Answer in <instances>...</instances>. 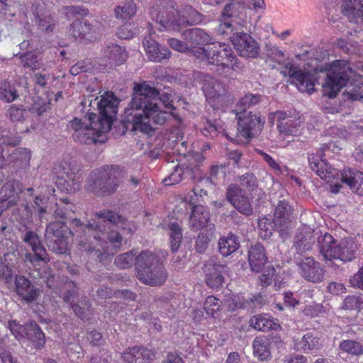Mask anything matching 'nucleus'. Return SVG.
Segmentation results:
<instances>
[{"instance_id": "nucleus-3", "label": "nucleus", "mask_w": 363, "mask_h": 363, "mask_svg": "<svg viewBox=\"0 0 363 363\" xmlns=\"http://www.w3.org/2000/svg\"><path fill=\"white\" fill-rule=\"evenodd\" d=\"M335 145L332 143L323 145L316 153L310 154L308 157V164L311 169L316 173L322 179L327 182L335 183L332 191L337 193L341 187L338 181L345 184L352 192L363 196V172L353 168H344L340 171L326 161L323 157L325 156V151L331 150V147Z\"/></svg>"}, {"instance_id": "nucleus-51", "label": "nucleus", "mask_w": 363, "mask_h": 363, "mask_svg": "<svg viewBox=\"0 0 363 363\" xmlns=\"http://www.w3.org/2000/svg\"><path fill=\"white\" fill-rule=\"evenodd\" d=\"M136 11V4L133 1H130L117 6L115 13L116 18L127 20L135 16Z\"/></svg>"}, {"instance_id": "nucleus-50", "label": "nucleus", "mask_w": 363, "mask_h": 363, "mask_svg": "<svg viewBox=\"0 0 363 363\" xmlns=\"http://www.w3.org/2000/svg\"><path fill=\"white\" fill-rule=\"evenodd\" d=\"M19 96L18 91L15 84L4 82L0 86V99L10 103L15 101Z\"/></svg>"}, {"instance_id": "nucleus-20", "label": "nucleus", "mask_w": 363, "mask_h": 363, "mask_svg": "<svg viewBox=\"0 0 363 363\" xmlns=\"http://www.w3.org/2000/svg\"><path fill=\"white\" fill-rule=\"evenodd\" d=\"M14 284L15 292L27 304L36 301L40 294V290L23 275H16Z\"/></svg>"}, {"instance_id": "nucleus-8", "label": "nucleus", "mask_w": 363, "mask_h": 363, "mask_svg": "<svg viewBox=\"0 0 363 363\" xmlns=\"http://www.w3.org/2000/svg\"><path fill=\"white\" fill-rule=\"evenodd\" d=\"M118 99L112 92H106L104 96H101L100 100L98 97L94 99L89 98L84 99L79 106L78 108L80 112H84L86 106H97L99 116L97 118L99 123H95V125L101 127V131L108 132L111 128L113 121L116 119V115L118 108Z\"/></svg>"}, {"instance_id": "nucleus-53", "label": "nucleus", "mask_w": 363, "mask_h": 363, "mask_svg": "<svg viewBox=\"0 0 363 363\" xmlns=\"http://www.w3.org/2000/svg\"><path fill=\"white\" fill-rule=\"evenodd\" d=\"M13 164H16L19 167L28 165L30 160V151L26 148H18L13 150Z\"/></svg>"}, {"instance_id": "nucleus-52", "label": "nucleus", "mask_w": 363, "mask_h": 363, "mask_svg": "<svg viewBox=\"0 0 363 363\" xmlns=\"http://www.w3.org/2000/svg\"><path fill=\"white\" fill-rule=\"evenodd\" d=\"M258 227L259 229V235L263 239H268L272 235L273 232L276 230L278 231V225L275 223V220L271 221L267 218H263L259 220L258 223Z\"/></svg>"}, {"instance_id": "nucleus-55", "label": "nucleus", "mask_w": 363, "mask_h": 363, "mask_svg": "<svg viewBox=\"0 0 363 363\" xmlns=\"http://www.w3.org/2000/svg\"><path fill=\"white\" fill-rule=\"evenodd\" d=\"M137 256L133 250L121 254L115 258V264L121 268L125 269L131 267L133 263L135 264V259Z\"/></svg>"}, {"instance_id": "nucleus-45", "label": "nucleus", "mask_w": 363, "mask_h": 363, "mask_svg": "<svg viewBox=\"0 0 363 363\" xmlns=\"http://www.w3.org/2000/svg\"><path fill=\"white\" fill-rule=\"evenodd\" d=\"M167 228L169 235L170 249L172 252H175L181 245L183 238L182 228L176 221L169 223Z\"/></svg>"}, {"instance_id": "nucleus-31", "label": "nucleus", "mask_w": 363, "mask_h": 363, "mask_svg": "<svg viewBox=\"0 0 363 363\" xmlns=\"http://www.w3.org/2000/svg\"><path fill=\"white\" fill-rule=\"evenodd\" d=\"M104 57L107 59L106 61L111 67L117 66L125 62L128 54L120 45L108 43L104 47Z\"/></svg>"}, {"instance_id": "nucleus-19", "label": "nucleus", "mask_w": 363, "mask_h": 363, "mask_svg": "<svg viewBox=\"0 0 363 363\" xmlns=\"http://www.w3.org/2000/svg\"><path fill=\"white\" fill-rule=\"evenodd\" d=\"M320 231H315L304 226L299 228L294 239V247L296 252L295 256L302 257V254L312 249L313 245L318 238Z\"/></svg>"}, {"instance_id": "nucleus-12", "label": "nucleus", "mask_w": 363, "mask_h": 363, "mask_svg": "<svg viewBox=\"0 0 363 363\" xmlns=\"http://www.w3.org/2000/svg\"><path fill=\"white\" fill-rule=\"evenodd\" d=\"M281 73L284 76H289L291 79V83L295 84L300 91L311 93L314 91V86L317 79L315 75L311 72H303L298 67L288 62L285 65Z\"/></svg>"}, {"instance_id": "nucleus-9", "label": "nucleus", "mask_w": 363, "mask_h": 363, "mask_svg": "<svg viewBox=\"0 0 363 363\" xmlns=\"http://www.w3.org/2000/svg\"><path fill=\"white\" fill-rule=\"evenodd\" d=\"M23 241L28 244L33 252L24 255V262H29L33 267L40 266V262L48 264L50 261V255L41 243L38 235L32 230H27L22 237Z\"/></svg>"}, {"instance_id": "nucleus-6", "label": "nucleus", "mask_w": 363, "mask_h": 363, "mask_svg": "<svg viewBox=\"0 0 363 363\" xmlns=\"http://www.w3.org/2000/svg\"><path fill=\"white\" fill-rule=\"evenodd\" d=\"M355 72L349 62L335 60L325 67V76L321 82L323 95L335 98L342 87L353 80Z\"/></svg>"}, {"instance_id": "nucleus-37", "label": "nucleus", "mask_w": 363, "mask_h": 363, "mask_svg": "<svg viewBox=\"0 0 363 363\" xmlns=\"http://www.w3.org/2000/svg\"><path fill=\"white\" fill-rule=\"evenodd\" d=\"M342 12L355 23H363V0H347L342 6Z\"/></svg>"}, {"instance_id": "nucleus-60", "label": "nucleus", "mask_w": 363, "mask_h": 363, "mask_svg": "<svg viewBox=\"0 0 363 363\" xmlns=\"http://www.w3.org/2000/svg\"><path fill=\"white\" fill-rule=\"evenodd\" d=\"M240 185L248 191H253L257 187V180L251 172H247L239 178Z\"/></svg>"}, {"instance_id": "nucleus-48", "label": "nucleus", "mask_w": 363, "mask_h": 363, "mask_svg": "<svg viewBox=\"0 0 363 363\" xmlns=\"http://www.w3.org/2000/svg\"><path fill=\"white\" fill-rule=\"evenodd\" d=\"M15 55L16 57H18L20 64L25 68L35 70L39 69L40 67L39 56L33 52L27 51L23 54L19 52Z\"/></svg>"}, {"instance_id": "nucleus-21", "label": "nucleus", "mask_w": 363, "mask_h": 363, "mask_svg": "<svg viewBox=\"0 0 363 363\" xmlns=\"http://www.w3.org/2000/svg\"><path fill=\"white\" fill-rule=\"evenodd\" d=\"M194 78L203 83L202 89L208 98H217L227 93L226 85L208 74L196 72Z\"/></svg>"}, {"instance_id": "nucleus-14", "label": "nucleus", "mask_w": 363, "mask_h": 363, "mask_svg": "<svg viewBox=\"0 0 363 363\" xmlns=\"http://www.w3.org/2000/svg\"><path fill=\"white\" fill-rule=\"evenodd\" d=\"M30 11L34 17L38 29L47 33H52L57 22L42 0H35L32 3Z\"/></svg>"}, {"instance_id": "nucleus-62", "label": "nucleus", "mask_w": 363, "mask_h": 363, "mask_svg": "<svg viewBox=\"0 0 363 363\" xmlns=\"http://www.w3.org/2000/svg\"><path fill=\"white\" fill-rule=\"evenodd\" d=\"M185 13L188 18L187 24L189 26L200 24L205 20V16L191 6H186Z\"/></svg>"}, {"instance_id": "nucleus-59", "label": "nucleus", "mask_w": 363, "mask_h": 363, "mask_svg": "<svg viewBox=\"0 0 363 363\" xmlns=\"http://www.w3.org/2000/svg\"><path fill=\"white\" fill-rule=\"evenodd\" d=\"M7 116L13 122L23 121L28 116V111L23 106L12 105L7 111Z\"/></svg>"}, {"instance_id": "nucleus-44", "label": "nucleus", "mask_w": 363, "mask_h": 363, "mask_svg": "<svg viewBox=\"0 0 363 363\" xmlns=\"http://www.w3.org/2000/svg\"><path fill=\"white\" fill-rule=\"evenodd\" d=\"M91 307V304L84 295H82L80 301H77L75 304L70 306L74 314L83 321L89 320Z\"/></svg>"}, {"instance_id": "nucleus-40", "label": "nucleus", "mask_w": 363, "mask_h": 363, "mask_svg": "<svg viewBox=\"0 0 363 363\" xmlns=\"http://www.w3.org/2000/svg\"><path fill=\"white\" fill-rule=\"evenodd\" d=\"M81 294L79 291V287L73 281H67L65 284V288L61 291L60 297L63 301L69 305H74L77 301H80Z\"/></svg>"}, {"instance_id": "nucleus-1", "label": "nucleus", "mask_w": 363, "mask_h": 363, "mask_svg": "<svg viewBox=\"0 0 363 363\" xmlns=\"http://www.w3.org/2000/svg\"><path fill=\"white\" fill-rule=\"evenodd\" d=\"M125 220L116 212L102 210L95 212L86 224L78 218L71 220L72 230L62 222L50 223L46 228L45 238L49 250L57 255L65 254L68 250L67 233H80L78 239L81 250L90 258L106 264L112 254L107 250L110 242L115 247L121 245L123 237L118 229L125 228Z\"/></svg>"}, {"instance_id": "nucleus-47", "label": "nucleus", "mask_w": 363, "mask_h": 363, "mask_svg": "<svg viewBox=\"0 0 363 363\" xmlns=\"http://www.w3.org/2000/svg\"><path fill=\"white\" fill-rule=\"evenodd\" d=\"M343 92L345 100L357 101L363 99V84L353 80L348 82Z\"/></svg>"}, {"instance_id": "nucleus-49", "label": "nucleus", "mask_w": 363, "mask_h": 363, "mask_svg": "<svg viewBox=\"0 0 363 363\" xmlns=\"http://www.w3.org/2000/svg\"><path fill=\"white\" fill-rule=\"evenodd\" d=\"M339 349L342 352L352 356H360L363 354V345L361 342L356 340H342L339 344Z\"/></svg>"}, {"instance_id": "nucleus-13", "label": "nucleus", "mask_w": 363, "mask_h": 363, "mask_svg": "<svg viewBox=\"0 0 363 363\" xmlns=\"http://www.w3.org/2000/svg\"><path fill=\"white\" fill-rule=\"evenodd\" d=\"M274 220L278 225V232L283 240L290 237L291 226V215L294 211L289 201L280 199L274 205Z\"/></svg>"}, {"instance_id": "nucleus-33", "label": "nucleus", "mask_w": 363, "mask_h": 363, "mask_svg": "<svg viewBox=\"0 0 363 363\" xmlns=\"http://www.w3.org/2000/svg\"><path fill=\"white\" fill-rule=\"evenodd\" d=\"M244 69L245 65L238 58L234 51L232 50V55H228L220 67L218 69H214V72L221 77H228L233 72L241 73Z\"/></svg>"}, {"instance_id": "nucleus-11", "label": "nucleus", "mask_w": 363, "mask_h": 363, "mask_svg": "<svg viewBox=\"0 0 363 363\" xmlns=\"http://www.w3.org/2000/svg\"><path fill=\"white\" fill-rule=\"evenodd\" d=\"M235 114L238 118V130L244 138H255L262 131L265 118L259 113L248 111Z\"/></svg>"}, {"instance_id": "nucleus-24", "label": "nucleus", "mask_w": 363, "mask_h": 363, "mask_svg": "<svg viewBox=\"0 0 363 363\" xmlns=\"http://www.w3.org/2000/svg\"><path fill=\"white\" fill-rule=\"evenodd\" d=\"M151 15L155 22L160 24L158 29L160 31H179L180 30V23L174 11L163 10L158 11L154 9L152 11Z\"/></svg>"}, {"instance_id": "nucleus-7", "label": "nucleus", "mask_w": 363, "mask_h": 363, "mask_svg": "<svg viewBox=\"0 0 363 363\" xmlns=\"http://www.w3.org/2000/svg\"><path fill=\"white\" fill-rule=\"evenodd\" d=\"M81 113L85 114L84 118H74L70 122V127L74 130L73 139L80 143L88 145L105 143L107 140V132L101 131V127L95 125V123H99L95 121L96 114L91 112V108Z\"/></svg>"}, {"instance_id": "nucleus-56", "label": "nucleus", "mask_w": 363, "mask_h": 363, "mask_svg": "<svg viewBox=\"0 0 363 363\" xmlns=\"http://www.w3.org/2000/svg\"><path fill=\"white\" fill-rule=\"evenodd\" d=\"M224 129L219 121H206L205 127L202 129L203 134L206 137H216L218 134L222 133Z\"/></svg>"}, {"instance_id": "nucleus-26", "label": "nucleus", "mask_w": 363, "mask_h": 363, "mask_svg": "<svg viewBox=\"0 0 363 363\" xmlns=\"http://www.w3.org/2000/svg\"><path fill=\"white\" fill-rule=\"evenodd\" d=\"M232 50L230 45L219 43L211 48L203 50V53L208 63L215 65L214 69H218L228 55H232Z\"/></svg>"}, {"instance_id": "nucleus-27", "label": "nucleus", "mask_w": 363, "mask_h": 363, "mask_svg": "<svg viewBox=\"0 0 363 363\" xmlns=\"http://www.w3.org/2000/svg\"><path fill=\"white\" fill-rule=\"evenodd\" d=\"M147 57L151 61L160 62L163 60L168 59L171 55L169 48L160 45L150 36H146L143 40Z\"/></svg>"}, {"instance_id": "nucleus-46", "label": "nucleus", "mask_w": 363, "mask_h": 363, "mask_svg": "<svg viewBox=\"0 0 363 363\" xmlns=\"http://www.w3.org/2000/svg\"><path fill=\"white\" fill-rule=\"evenodd\" d=\"M1 206L6 208L16 204L18 201V193L16 192L13 184H6L1 189L0 193Z\"/></svg>"}, {"instance_id": "nucleus-57", "label": "nucleus", "mask_w": 363, "mask_h": 363, "mask_svg": "<svg viewBox=\"0 0 363 363\" xmlns=\"http://www.w3.org/2000/svg\"><path fill=\"white\" fill-rule=\"evenodd\" d=\"M264 51L268 58L279 63L282 64L284 62L285 55L283 51L279 50L278 47L272 43L265 45Z\"/></svg>"}, {"instance_id": "nucleus-32", "label": "nucleus", "mask_w": 363, "mask_h": 363, "mask_svg": "<svg viewBox=\"0 0 363 363\" xmlns=\"http://www.w3.org/2000/svg\"><path fill=\"white\" fill-rule=\"evenodd\" d=\"M210 213L208 208L203 205H195L189 217V226L191 230L197 231L208 224Z\"/></svg>"}, {"instance_id": "nucleus-42", "label": "nucleus", "mask_w": 363, "mask_h": 363, "mask_svg": "<svg viewBox=\"0 0 363 363\" xmlns=\"http://www.w3.org/2000/svg\"><path fill=\"white\" fill-rule=\"evenodd\" d=\"M261 99L262 96L259 94L247 93L239 99L234 111L235 113H247V110L258 104Z\"/></svg>"}, {"instance_id": "nucleus-5", "label": "nucleus", "mask_w": 363, "mask_h": 363, "mask_svg": "<svg viewBox=\"0 0 363 363\" xmlns=\"http://www.w3.org/2000/svg\"><path fill=\"white\" fill-rule=\"evenodd\" d=\"M135 270L141 282L152 286L162 285L167 278V272L160 258L149 250H143L137 255Z\"/></svg>"}, {"instance_id": "nucleus-63", "label": "nucleus", "mask_w": 363, "mask_h": 363, "mask_svg": "<svg viewBox=\"0 0 363 363\" xmlns=\"http://www.w3.org/2000/svg\"><path fill=\"white\" fill-rule=\"evenodd\" d=\"M222 301L215 296H208L203 303V308L207 315L213 316L221 307Z\"/></svg>"}, {"instance_id": "nucleus-43", "label": "nucleus", "mask_w": 363, "mask_h": 363, "mask_svg": "<svg viewBox=\"0 0 363 363\" xmlns=\"http://www.w3.org/2000/svg\"><path fill=\"white\" fill-rule=\"evenodd\" d=\"M296 347L304 352L316 351L320 349L322 343L317 335L308 333L296 343Z\"/></svg>"}, {"instance_id": "nucleus-54", "label": "nucleus", "mask_w": 363, "mask_h": 363, "mask_svg": "<svg viewBox=\"0 0 363 363\" xmlns=\"http://www.w3.org/2000/svg\"><path fill=\"white\" fill-rule=\"evenodd\" d=\"M140 28L134 23H127L117 29L116 35L122 39H130L140 33Z\"/></svg>"}, {"instance_id": "nucleus-39", "label": "nucleus", "mask_w": 363, "mask_h": 363, "mask_svg": "<svg viewBox=\"0 0 363 363\" xmlns=\"http://www.w3.org/2000/svg\"><path fill=\"white\" fill-rule=\"evenodd\" d=\"M253 354L259 360L264 361L271 358L270 344L265 336L256 337L252 342Z\"/></svg>"}, {"instance_id": "nucleus-58", "label": "nucleus", "mask_w": 363, "mask_h": 363, "mask_svg": "<svg viewBox=\"0 0 363 363\" xmlns=\"http://www.w3.org/2000/svg\"><path fill=\"white\" fill-rule=\"evenodd\" d=\"M299 123V121L291 116L286 121H281V124H277V128L281 133L286 135H291L296 132V128Z\"/></svg>"}, {"instance_id": "nucleus-35", "label": "nucleus", "mask_w": 363, "mask_h": 363, "mask_svg": "<svg viewBox=\"0 0 363 363\" xmlns=\"http://www.w3.org/2000/svg\"><path fill=\"white\" fill-rule=\"evenodd\" d=\"M235 308L243 309L247 311H253L256 308H260L263 305V298L261 294H250L247 296L239 295L233 300Z\"/></svg>"}, {"instance_id": "nucleus-41", "label": "nucleus", "mask_w": 363, "mask_h": 363, "mask_svg": "<svg viewBox=\"0 0 363 363\" xmlns=\"http://www.w3.org/2000/svg\"><path fill=\"white\" fill-rule=\"evenodd\" d=\"M184 179H194L192 169L188 167L177 166L168 177L163 179V182L166 186H171L179 183Z\"/></svg>"}, {"instance_id": "nucleus-34", "label": "nucleus", "mask_w": 363, "mask_h": 363, "mask_svg": "<svg viewBox=\"0 0 363 363\" xmlns=\"http://www.w3.org/2000/svg\"><path fill=\"white\" fill-rule=\"evenodd\" d=\"M240 246V238L232 232L221 236L218 242L219 253L223 257H228L237 251Z\"/></svg>"}, {"instance_id": "nucleus-16", "label": "nucleus", "mask_w": 363, "mask_h": 363, "mask_svg": "<svg viewBox=\"0 0 363 363\" xmlns=\"http://www.w3.org/2000/svg\"><path fill=\"white\" fill-rule=\"evenodd\" d=\"M227 200L241 214L246 216L253 213L252 205L245 194L243 189L238 184H230L225 193Z\"/></svg>"}, {"instance_id": "nucleus-30", "label": "nucleus", "mask_w": 363, "mask_h": 363, "mask_svg": "<svg viewBox=\"0 0 363 363\" xmlns=\"http://www.w3.org/2000/svg\"><path fill=\"white\" fill-rule=\"evenodd\" d=\"M122 357L127 363H150L153 360L154 354L147 348L136 346L126 349Z\"/></svg>"}, {"instance_id": "nucleus-2", "label": "nucleus", "mask_w": 363, "mask_h": 363, "mask_svg": "<svg viewBox=\"0 0 363 363\" xmlns=\"http://www.w3.org/2000/svg\"><path fill=\"white\" fill-rule=\"evenodd\" d=\"M173 91L169 87L159 90L147 82L135 83L131 101L124 111L123 126L125 131L139 130L152 135L154 125L166 121L164 108H173Z\"/></svg>"}, {"instance_id": "nucleus-38", "label": "nucleus", "mask_w": 363, "mask_h": 363, "mask_svg": "<svg viewBox=\"0 0 363 363\" xmlns=\"http://www.w3.org/2000/svg\"><path fill=\"white\" fill-rule=\"evenodd\" d=\"M250 325L254 329L262 331L268 332L269 330H277L281 329V325L275 323L272 319L265 315H256L252 316L250 321Z\"/></svg>"}, {"instance_id": "nucleus-28", "label": "nucleus", "mask_w": 363, "mask_h": 363, "mask_svg": "<svg viewBox=\"0 0 363 363\" xmlns=\"http://www.w3.org/2000/svg\"><path fill=\"white\" fill-rule=\"evenodd\" d=\"M267 262L264 247L259 242L252 245L248 250V262L252 271L261 272Z\"/></svg>"}, {"instance_id": "nucleus-10", "label": "nucleus", "mask_w": 363, "mask_h": 363, "mask_svg": "<svg viewBox=\"0 0 363 363\" xmlns=\"http://www.w3.org/2000/svg\"><path fill=\"white\" fill-rule=\"evenodd\" d=\"M294 261L298 274L304 280L313 284L323 281L325 270L313 257L295 256Z\"/></svg>"}, {"instance_id": "nucleus-64", "label": "nucleus", "mask_w": 363, "mask_h": 363, "mask_svg": "<svg viewBox=\"0 0 363 363\" xmlns=\"http://www.w3.org/2000/svg\"><path fill=\"white\" fill-rule=\"evenodd\" d=\"M20 142L21 137L17 133L6 132L0 137V144L8 147H15L19 145Z\"/></svg>"}, {"instance_id": "nucleus-15", "label": "nucleus", "mask_w": 363, "mask_h": 363, "mask_svg": "<svg viewBox=\"0 0 363 363\" xmlns=\"http://www.w3.org/2000/svg\"><path fill=\"white\" fill-rule=\"evenodd\" d=\"M228 267L225 264L217 262L213 257L208 259L203 264V271L205 274V281L208 286L218 289L225 281Z\"/></svg>"}, {"instance_id": "nucleus-22", "label": "nucleus", "mask_w": 363, "mask_h": 363, "mask_svg": "<svg viewBox=\"0 0 363 363\" xmlns=\"http://www.w3.org/2000/svg\"><path fill=\"white\" fill-rule=\"evenodd\" d=\"M182 37L186 41L189 51L198 48L203 52V47L210 43L212 40L210 35L200 28L185 29Z\"/></svg>"}, {"instance_id": "nucleus-29", "label": "nucleus", "mask_w": 363, "mask_h": 363, "mask_svg": "<svg viewBox=\"0 0 363 363\" xmlns=\"http://www.w3.org/2000/svg\"><path fill=\"white\" fill-rule=\"evenodd\" d=\"M317 242L323 259L329 267H332L335 257L334 250L337 245V240L330 234L325 233L323 236L318 234Z\"/></svg>"}, {"instance_id": "nucleus-17", "label": "nucleus", "mask_w": 363, "mask_h": 363, "mask_svg": "<svg viewBox=\"0 0 363 363\" xmlns=\"http://www.w3.org/2000/svg\"><path fill=\"white\" fill-rule=\"evenodd\" d=\"M79 171L77 167L71 166V164H57L54 166L52 173L59 181L56 183L63 185L70 191H75L79 189L80 182L77 178L76 173Z\"/></svg>"}, {"instance_id": "nucleus-18", "label": "nucleus", "mask_w": 363, "mask_h": 363, "mask_svg": "<svg viewBox=\"0 0 363 363\" xmlns=\"http://www.w3.org/2000/svg\"><path fill=\"white\" fill-rule=\"evenodd\" d=\"M230 38L240 56L247 58H255L257 57L259 47L255 40L249 34L235 33Z\"/></svg>"}, {"instance_id": "nucleus-4", "label": "nucleus", "mask_w": 363, "mask_h": 363, "mask_svg": "<svg viewBox=\"0 0 363 363\" xmlns=\"http://www.w3.org/2000/svg\"><path fill=\"white\" fill-rule=\"evenodd\" d=\"M126 172L118 165H106L93 170L87 179V189L98 195L113 194L123 183Z\"/></svg>"}, {"instance_id": "nucleus-23", "label": "nucleus", "mask_w": 363, "mask_h": 363, "mask_svg": "<svg viewBox=\"0 0 363 363\" xmlns=\"http://www.w3.org/2000/svg\"><path fill=\"white\" fill-rule=\"evenodd\" d=\"M69 33L75 38L92 42L97 38L95 27L86 19H77L70 26Z\"/></svg>"}, {"instance_id": "nucleus-25", "label": "nucleus", "mask_w": 363, "mask_h": 363, "mask_svg": "<svg viewBox=\"0 0 363 363\" xmlns=\"http://www.w3.org/2000/svg\"><path fill=\"white\" fill-rule=\"evenodd\" d=\"M358 249L357 244L352 238L342 239L335 247L334 259L342 262H351L356 258Z\"/></svg>"}, {"instance_id": "nucleus-36", "label": "nucleus", "mask_w": 363, "mask_h": 363, "mask_svg": "<svg viewBox=\"0 0 363 363\" xmlns=\"http://www.w3.org/2000/svg\"><path fill=\"white\" fill-rule=\"evenodd\" d=\"M25 338L30 340L36 349H42L45 346V334L39 325L34 320L26 323Z\"/></svg>"}, {"instance_id": "nucleus-61", "label": "nucleus", "mask_w": 363, "mask_h": 363, "mask_svg": "<svg viewBox=\"0 0 363 363\" xmlns=\"http://www.w3.org/2000/svg\"><path fill=\"white\" fill-rule=\"evenodd\" d=\"M94 66L91 59H84L78 61L70 67L69 72L72 75L76 76L79 73L87 72L93 69Z\"/></svg>"}]
</instances>
